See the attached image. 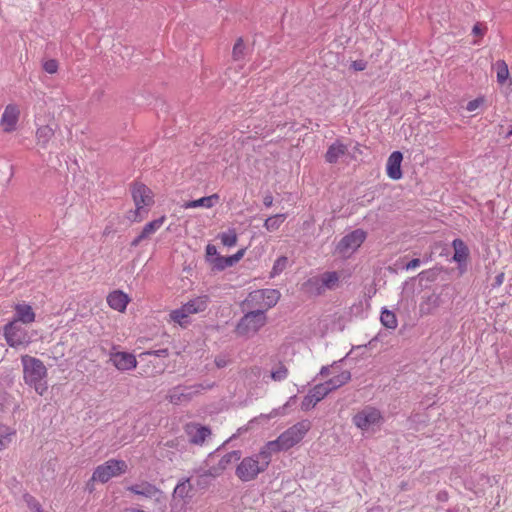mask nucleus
Listing matches in <instances>:
<instances>
[{
	"mask_svg": "<svg viewBox=\"0 0 512 512\" xmlns=\"http://www.w3.org/2000/svg\"><path fill=\"white\" fill-rule=\"evenodd\" d=\"M439 302H440V299H439V296L437 295H430L426 298V300L421 303L420 305V312L422 314H430L432 313V309L436 308L439 306Z\"/></svg>",
	"mask_w": 512,
	"mask_h": 512,
	"instance_id": "nucleus-35",
	"label": "nucleus"
},
{
	"mask_svg": "<svg viewBox=\"0 0 512 512\" xmlns=\"http://www.w3.org/2000/svg\"><path fill=\"white\" fill-rule=\"evenodd\" d=\"M484 103V97H478L476 99H473L469 101L466 105V110L469 112H473L476 109H478L481 105Z\"/></svg>",
	"mask_w": 512,
	"mask_h": 512,
	"instance_id": "nucleus-45",
	"label": "nucleus"
},
{
	"mask_svg": "<svg viewBox=\"0 0 512 512\" xmlns=\"http://www.w3.org/2000/svg\"><path fill=\"white\" fill-rule=\"evenodd\" d=\"M185 432L189 442L195 445H202L211 435L210 428L197 423H188L185 426Z\"/></svg>",
	"mask_w": 512,
	"mask_h": 512,
	"instance_id": "nucleus-15",
	"label": "nucleus"
},
{
	"mask_svg": "<svg viewBox=\"0 0 512 512\" xmlns=\"http://www.w3.org/2000/svg\"><path fill=\"white\" fill-rule=\"evenodd\" d=\"M244 255V250H239L234 255L224 257V256H216L213 259H210V264L212 268L217 271H222L228 267L236 264Z\"/></svg>",
	"mask_w": 512,
	"mask_h": 512,
	"instance_id": "nucleus-20",
	"label": "nucleus"
},
{
	"mask_svg": "<svg viewBox=\"0 0 512 512\" xmlns=\"http://www.w3.org/2000/svg\"><path fill=\"white\" fill-rule=\"evenodd\" d=\"M351 380V373L348 370H343L339 374L333 376L329 380L325 381L330 391H334Z\"/></svg>",
	"mask_w": 512,
	"mask_h": 512,
	"instance_id": "nucleus-27",
	"label": "nucleus"
},
{
	"mask_svg": "<svg viewBox=\"0 0 512 512\" xmlns=\"http://www.w3.org/2000/svg\"><path fill=\"white\" fill-rule=\"evenodd\" d=\"M219 199V196L217 194H213L210 196H205L197 200L187 201L183 203L182 208L184 209H190V208H198V207H204V208H211L215 205L217 200Z\"/></svg>",
	"mask_w": 512,
	"mask_h": 512,
	"instance_id": "nucleus-25",
	"label": "nucleus"
},
{
	"mask_svg": "<svg viewBox=\"0 0 512 512\" xmlns=\"http://www.w3.org/2000/svg\"><path fill=\"white\" fill-rule=\"evenodd\" d=\"M330 392V388H328L325 382L317 384L309 390V393L313 396L317 403L324 399Z\"/></svg>",
	"mask_w": 512,
	"mask_h": 512,
	"instance_id": "nucleus-36",
	"label": "nucleus"
},
{
	"mask_svg": "<svg viewBox=\"0 0 512 512\" xmlns=\"http://www.w3.org/2000/svg\"><path fill=\"white\" fill-rule=\"evenodd\" d=\"M403 155L400 151H394L390 154L386 164V172L389 178L399 180L402 178L401 163Z\"/></svg>",
	"mask_w": 512,
	"mask_h": 512,
	"instance_id": "nucleus-17",
	"label": "nucleus"
},
{
	"mask_svg": "<svg viewBox=\"0 0 512 512\" xmlns=\"http://www.w3.org/2000/svg\"><path fill=\"white\" fill-rule=\"evenodd\" d=\"M221 242L224 246L233 247L237 243V234L235 230H228L220 235Z\"/></svg>",
	"mask_w": 512,
	"mask_h": 512,
	"instance_id": "nucleus-41",
	"label": "nucleus"
},
{
	"mask_svg": "<svg viewBox=\"0 0 512 512\" xmlns=\"http://www.w3.org/2000/svg\"><path fill=\"white\" fill-rule=\"evenodd\" d=\"M339 278V274L336 271L325 272L319 277L308 279L306 286L317 294H321L325 289H335L338 286Z\"/></svg>",
	"mask_w": 512,
	"mask_h": 512,
	"instance_id": "nucleus-9",
	"label": "nucleus"
},
{
	"mask_svg": "<svg viewBox=\"0 0 512 512\" xmlns=\"http://www.w3.org/2000/svg\"><path fill=\"white\" fill-rule=\"evenodd\" d=\"M504 279H505V274L503 272L498 273L494 277L493 281L490 284L491 288L495 289V288L500 287L503 284Z\"/></svg>",
	"mask_w": 512,
	"mask_h": 512,
	"instance_id": "nucleus-47",
	"label": "nucleus"
},
{
	"mask_svg": "<svg viewBox=\"0 0 512 512\" xmlns=\"http://www.w3.org/2000/svg\"><path fill=\"white\" fill-rule=\"evenodd\" d=\"M21 363L25 383L34 388L39 395H43L48 389L47 368L44 363L40 359L29 355H23Z\"/></svg>",
	"mask_w": 512,
	"mask_h": 512,
	"instance_id": "nucleus-1",
	"label": "nucleus"
},
{
	"mask_svg": "<svg viewBox=\"0 0 512 512\" xmlns=\"http://www.w3.org/2000/svg\"><path fill=\"white\" fill-rule=\"evenodd\" d=\"M263 204L266 207H271L272 204H273V196L271 194L265 195L264 198H263Z\"/></svg>",
	"mask_w": 512,
	"mask_h": 512,
	"instance_id": "nucleus-53",
	"label": "nucleus"
},
{
	"mask_svg": "<svg viewBox=\"0 0 512 512\" xmlns=\"http://www.w3.org/2000/svg\"><path fill=\"white\" fill-rule=\"evenodd\" d=\"M190 314L191 312H188V308L182 305L180 308L171 311L170 318L179 325L184 326L188 323L187 318Z\"/></svg>",
	"mask_w": 512,
	"mask_h": 512,
	"instance_id": "nucleus-31",
	"label": "nucleus"
},
{
	"mask_svg": "<svg viewBox=\"0 0 512 512\" xmlns=\"http://www.w3.org/2000/svg\"><path fill=\"white\" fill-rule=\"evenodd\" d=\"M4 338L10 347L18 348L30 343V336L17 321H10L3 328Z\"/></svg>",
	"mask_w": 512,
	"mask_h": 512,
	"instance_id": "nucleus-8",
	"label": "nucleus"
},
{
	"mask_svg": "<svg viewBox=\"0 0 512 512\" xmlns=\"http://www.w3.org/2000/svg\"><path fill=\"white\" fill-rule=\"evenodd\" d=\"M146 355L156 356V357H167L169 355V351L167 348L158 349V350H149L145 352Z\"/></svg>",
	"mask_w": 512,
	"mask_h": 512,
	"instance_id": "nucleus-48",
	"label": "nucleus"
},
{
	"mask_svg": "<svg viewBox=\"0 0 512 512\" xmlns=\"http://www.w3.org/2000/svg\"><path fill=\"white\" fill-rule=\"evenodd\" d=\"M310 428V421L302 420L281 433L277 439L269 441L264 447L270 451L271 456L273 453L286 451L298 444Z\"/></svg>",
	"mask_w": 512,
	"mask_h": 512,
	"instance_id": "nucleus-2",
	"label": "nucleus"
},
{
	"mask_svg": "<svg viewBox=\"0 0 512 512\" xmlns=\"http://www.w3.org/2000/svg\"><path fill=\"white\" fill-rule=\"evenodd\" d=\"M206 256H207V260L209 262H210V259H213L214 257L219 256L217 253V248L212 244H208L206 246Z\"/></svg>",
	"mask_w": 512,
	"mask_h": 512,
	"instance_id": "nucleus-50",
	"label": "nucleus"
},
{
	"mask_svg": "<svg viewBox=\"0 0 512 512\" xmlns=\"http://www.w3.org/2000/svg\"><path fill=\"white\" fill-rule=\"evenodd\" d=\"M421 264V261L420 259L418 258H414L412 259L411 261H409L406 265H405V269L406 270H412V269H415L417 267H419Z\"/></svg>",
	"mask_w": 512,
	"mask_h": 512,
	"instance_id": "nucleus-52",
	"label": "nucleus"
},
{
	"mask_svg": "<svg viewBox=\"0 0 512 512\" xmlns=\"http://www.w3.org/2000/svg\"><path fill=\"white\" fill-rule=\"evenodd\" d=\"M245 305L248 307H258L257 310H263L264 312V297L262 295V289L255 290L249 293L245 300Z\"/></svg>",
	"mask_w": 512,
	"mask_h": 512,
	"instance_id": "nucleus-30",
	"label": "nucleus"
},
{
	"mask_svg": "<svg viewBox=\"0 0 512 512\" xmlns=\"http://www.w3.org/2000/svg\"><path fill=\"white\" fill-rule=\"evenodd\" d=\"M289 375V370L288 368L286 367L285 364H283L282 362H279L272 370H271V373H270V378L275 381V382H282L284 381L285 379H287Z\"/></svg>",
	"mask_w": 512,
	"mask_h": 512,
	"instance_id": "nucleus-33",
	"label": "nucleus"
},
{
	"mask_svg": "<svg viewBox=\"0 0 512 512\" xmlns=\"http://www.w3.org/2000/svg\"><path fill=\"white\" fill-rule=\"evenodd\" d=\"M131 192L136 208L134 211H130L128 218L131 221L139 222L148 212L146 207L154 203L153 193L149 187L142 183L134 184Z\"/></svg>",
	"mask_w": 512,
	"mask_h": 512,
	"instance_id": "nucleus-4",
	"label": "nucleus"
},
{
	"mask_svg": "<svg viewBox=\"0 0 512 512\" xmlns=\"http://www.w3.org/2000/svg\"><path fill=\"white\" fill-rule=\"evenodd\" d=\"M348 151L347 145L340 140L333 142L325 153V161L330 164L337 163L340 157L344 156Z\"/></svg>",
	"mask_w": 512,
	"mask_h": 512,
	"instance_id": "nucleus-21",
	"label": "nucleus"
},
{
	"mask_svg": "<svg viewBox=\"0 0 512 512\" xmlns=\"http://www.w3.org/2000/svg\"><path fill=\"white\" fill-rule=\"evenodd\" d=\"M288 264L289 260L286 256H280L277 258L270 272V278L280 275L288 267Z\"/></svg>",
	"mask_w": 512,
	"mask_h": 512,
	"instance_id": "nucleus-38",
	"label": "nucleus"
},
{
	"mask_svg": "<svg viewBox=\"0 0 512 512\" xmlns=\"http://www.w3.org/2000/svg\"><path fill=\"white\" fill-rule=\"evenodd\" d=\"M271 462L270 451L263 447L256 455L245 457L236 467L237 477L248 482L254 480L260 473L264 472Z\"/></svg>",
	"mask_w": 512,
	"mask_h": 512,
	"instance_id": "nucleus-3",
	"label": "nucleus"
},
{
	"mask_svg": "<svg viewBox=\"0 0 512 512\" xmlns=\"http://www.w3.org/2000/svg\"><path fill=\"white\" fill-rule=\"evenodd\" d=\"M107 303L112 309L123 312L129 303V298L124 292L115 290L107 296Z\"/></svg>",
	"mask_w": 512,
	"mask_h": 512,
	"instance_id": "nucleus-22",
	"label": "nucleus"
},
{
	"mask_svg": "<svg viewBox=\"0 0 512 512\" xmlns=\"http://www.w3.org/2000/svg\"><path fill=\"white\" fill-rule=\"evenodd\" d=\"M15 432L8 426L0 423V450L8 446Z\"/></svg>",
	"mask_w": 512,
	"mask_h": 512,
	"instance_id": "nucleus-37",
	"label": "nucleus"
},
{
	"mask_svg": "<svg viewBox=\"0 0 512 512\" xmlns=\"http://www.w3.org/2000/svg\"><path fill=\"white\" fill-rule=\"evenodd\" d=\"M20 111L15 104H9L5 107L1 117V126L5 132L14 131L19 119Z\"/></svg>",
	"mask_w": 512,
	"mask_h": 512,
	"instance_id": "nucleus-16",
	"label": "nucleus"
},
{
	"mask_svg": "<svg viewBox=\"0 0 512 512\" xmlns=\"http://www.w3.org/2000/svg\"><path fill=\"white\" fill-rule=\"evenodd\" d=\"M215 386L214 382L199 383L192 386H176L169 390L167 399L170 403L178 405L190 401L195 395Z\"/></svg>",
	"mask_w": 512,
	"mask_h": 512,
	"instance_id": "nucleus-5",
	"label": "nucleus"
},
{
	"mask_svg": "<svg viewBox=\"0 0 512 512\" xmlns=\"http://www.w3.org/2000/svg\"><path fill=\"white\" fill-rule=\"evenodd\" d=\"M262 295L264 297V310L274 307L281 297V293L277 289H262Z\"/></svg>",
	"mask_w": 512,
	"mask_h": 512,
	"instance_id": "nucleus-29",
	"label": "nucleus"
},
{
	"mask_svg": "<svg viewBox=\"0 0 512 512\" xmlns=\"http://www.w3.org/2000/svg\"><path fill=\"white\" fill-rule=\"evenodd\" d=\"M329 373H330V367H329V366H323V367L321 368V370H320V373H319V374H320L321 376H327V375H329Z\"/></svg>",
	"mask_w": 512,
	"mask_h": 512,
	"instance_id": "nucleus-54",
	"label": "nucleus"
},
{
	"mask_svg": "<svg viewBox=\"0 0 512 512\" xmlns=\"http://www.w3.org/2000/svg\"><path fill=\"white\" fill-rule=\"evenodd\" d=\"M366 239V232L356 229L344 236L337 245L339 253L346 255L356 251Z\"/></svg>",
	"mask_w": 512,
	"mask_h": 512,
	"instance_id": "nucleus-11",
	"label": "nucleus"
},
{
	"mask_svg": "<svg viewBox=\"0 0 512 512\" xmlns=\"http://www.w3.org/2000/svg\"><path fill=\"white\" fill-rule=\"evenodd\" d=\"M350 67L355 71H363L367 67V62L364 60H356L351 63Z\"/></svg>",
	"mask_w": 512,
	"mask_h": 512,
	"instance_id": "nucleus-49",
	"label": "nucleus"
},
{
	"mask_svg": "<svg viewBox=\"0 0 512 512\" xmlns=\"http://www.w3.org/2000/svg\"><path fill=\"white\" fill-rule=\"evenodd\" d=\"M380 321L388 329H395L398 325L396 315L388 309L382 310Z\"/></svg>",
	"mask_w": 512,
	"mask_h": 512,
	"instance_id": "nucleus-34",
	"label": "nucleus"
},
{
	"mask_svg": "<svg viewBox=\"0 0 512 512\" xmlns=\"http://www.w3.org/2000/svg\"><path fill=\"white\" fill-rule=\"evenodd\" d=\"M109 360L119 371H130L137 367L135 355L129 352H111Z\"/></svg>",
	"mask_w": 512,
	"mask_h": 512,
	"instance_id": "nucleus-14",
	"label": "nucleus"
},
{
	"mask_svg": "<svg viewBox=\"0 0 512 512\" xmlns=\"http://www.w3.org/2000/svg\"><path fill=\"white\" fill-rule=\"evenodd\" d=\"M126 490L134 495L156 501H159L163 495V491L159 487L145 480L128 486Z\"/></svg>",
	"mask_w": 512,
	"mask_h": 512,
	"instance_id": "nucleus-12",
	"label": "nucleus"
},
{
	"mask_svg": "<svg viewBox=\"0 0 512 512\" xmlns=\"http://www.w3.org/2000/svg\"><path fill=\"white\" fill-rule=\"evenodd\" d=\"M214 362L218 368H224L229 364V360L224 355L216 356Z\"/></svg>",
	"mask_w": 512,
	"mask_h": 512,
	"instance_id": "nucleus-51",
	"label": "nucleus"
},
{
	"mask_svg": "<svg viewBox=\"0 0 512 512\" xmlns=\"http://www.w3.org/2000/svg\"><path fill=\"white\" fill-rule=\"evenodd\" d=\"M316 404V400H314L313 396L308 392V394L303 398L301 402V409L303 411H308L315 407Z\"/></svg>",
	"mask_w": 512,
	"mask_h": 512,
	"instance_id": "nucleus-43",
	"label": "nucleus"
},
{
	"mask_svg": "<svg viewBox=\"0 0 512 512\" xmlns=\"http://www.w3.org/2000/svg\"><path fill=\"white\" fill-rule=\"evenodd\" d=\"M58 128V125L54 122H51L47 125H41L36 130V141L37 145L43 149L48 147L49 142L55 135V131Z\"/></svg>",
	"mask_w": 512,
	"mask_h": 512,
	"instance_id": "nucleus-19",
	"label": "nucleus"
},
{
	"mask_svg": "<svg viewBox=\"0 0 512 512\" xmlns=\"http://www.w3.org/2000/svg\"><path fill=\"white\" fill-rule=\"evenodd\" d=\"M43 69L49 74H54L58 70V62L55 59H49L44 62Z\"/></svg>",
	"mask_w": 512,
	"mask_h": 512,
	"instance_id": "nucleus-44",
	"label": "nucleus"
},
{
	"mask_svg": "<svg viewBox=\"0 0 512 512\" xmlns=\"http://www.w3.org/2000/svg\"><path fill=\"white\" fill-rule=\"evenodd\" d=\"M166 220L165 216H161L158 219H155L149 223H147L140 234L133 239L131 242L132 247H137L143 240L148 239L151 235H153L157 230L161 228Z\"/></svg>",
	"mask_w": 512,
	"mask_h": 512,
	"instance_id": "nucleus-18",
	"label": "nucleus"
},
{
	"mask_svg": "<svg viewBox=\"0 0 512 512\" xmlns=\"http://www.w3.org/2000/svg\"><path fill=\"white\" fill-rule=\"evenodd\" d=\"M173 499L190 500L193 497V486L190 478H182L173 490Z\"/></svg>",
	"mask_w": 512,
	"mask_h": 512,
	"instance_id": "nucleus-23",
	"label": "nucleus"
},
{
	"mask_svg": "<svg viewBox=\"0 0 512 512\" xmlns=\"http://www.w3.org/2000/svg\"><path fill=\"white\" fill-rule=\"evenodd\" d=\"M127 468L124 460L109 459L95 468L91 481L106 483L111 478L124 474Z\"/></svg>",
	"mask_w": 512,
	"mask_h": 512,
	"instance_id": "nucleus-6",
	"label": "nucleus"
},
{
	"mask_svg": "<svg viewBox=\"0 0 512 512\" xmlns=\"http://www.w3.org/2000/svg\"><path fill=\"white\" fill-rule=\"evenodd\" d=\"M454 248L453 260L461 263L468 257V248L461 239H454L452 242Z\"/></svg>",
	"mask_w": 512,
	"mask_h": 512,
	"instance_id": "nucleus-28",
	"label": "nucleus"
},
{
	"mask_svg": "<svg viewBox=\"0 0 512 512\" xmlns=\"http://www.w3.org/2000/svg\"><path fill=\"white\" fill-rule=\"evenodd\" d=\"M287 215L286 214H276L271 217H268L264 222V227L267 231L273 232L279 229L281 224L285 221Z\"/></svg>",
	"mask_w": 512,
	"mask_h": 512,
	"instance_id": "nucleus-32",
	"label": "nucleus"
},
{
	"mask_svg": "<svg viewBox=\"0 0 512 512\" xmlns=\"http://www.w3.org/2000/svg\"><path fill=\"white\" fill-rule=\"evenodd\" d=\"M208 304L209 297L207 295H202L188 301L184 305L186 308H188V312H191V314H196L206 310Z\"/></svg>",
	"mask_w": 512,
	"mask_h": 512,
	"instance_id": "nucleus-26",
	"label": "nucleus"
},
{
	"mask_svg": "<svg viewBox=\"0 0 512 512\" xmlns=\"http://www.w3.org/2000/svg\"><path fill=\"white\" fill-rule=\"evenodd\" d=\"M487 31V27L483 23H476L472 28V34L478 37H483Z\"/></svg>",
	"mask_w": 512,
	"mask_h": 512,
	"instance_id": "nucleus-46",
	"label": "nucleus"
},
{
	"mask_svg": "<svg viewBox=\"0 0 512 512\" xmlns=\"http://www.w3.org/2000/svg\"><path fill=\"white\" fill-rule=\"evenodd\" d=\"M496 67H497V81H498V83L503 84L506 82V80L509 77L508 65L506 64V62L504 60H498L496 62Z\"/></svg>",
	"mask_w": 512,
	"mask_h": 512,
	"instance_id": "nucleus-39",
	"label": "nucleus"
},
{
	"mask_svg": "<svg viewBox=\"0 0 512 512\" xmlns=\"http://www.w3.org/2000/svg\"><path fill=\"white\" fill-rule=\"evenodd\" d=\"M266 323L263 310H254L246 313L240 320L237 329L241 333L257 332Z\"/></svg>",
	"mask_w": 512,
	"mask_h": 512,
	"instance_id": "nucleus-10",
	"label": "nucleus"
},
{
	"mask_svg": "<svg viewBox=\"0 0 512 512\" xmlns=\"http://www.w3.org/2000/svg\"><path fill=\"white\" fill-rule=\"evenodd\" d=\"M216 456H217V451L211 453L208 457V462H210V463L213 462Z\"/></svg>",
	"mask_w": 512,
	"mask_h": 512,
	"instance_id": "nucleus-55",
	"label": "nucleus"
},
{
	"mask_svg": "<svg viewBox=\"0 0 512 512\" xmlns=\"http://www.w3.org/2000/svg\"><path fill=\"white\" fill-rule=\"evenodd\" d=\"M508 418H509V422L512 423V415H510Z\"/></svg>",
	"mask_w": 512,
	"mask_h": 512,
	"instance_id": "nucleus-57",
	"label": "nucleus"
},
{
	"mask_svg": "<svg viewBox=\"0 0 512 512\" xmlns=\"http://www.w3.org/2000/svg\"><path fill=\"white\" fill-rule=\"evenodd\" d=\"M241 458V452L234 450L224 454L218 461L217 465H211L206 475L217 477L220 476L229 466L237 462Z\"/></svg>",
	"mask_w": 512,
	"mask_h": 512,
	"instance_id": "nucleus-13",
	"label": "nucleus"
},
{
	"mask_svg": "<svg viewBox=\"0 0 512 512\" xmlns=\"http://www.w3.org/2000/svg\"><path fill=\"white\" fill-rule=\"evenodd\" d=\"M383 421L380 410L372 406H365L352 418L353 424L362 431L374 430L380 427Z\"/></svg>",
	"mask_w": 512,
	"mask_h": 512,
	"instance_id": "nucleus-7",
	"label": "nucleus"
},
{
	"mask_svg": "<svg viewBox=\"0 0 512 512\" xmlns=\"http://www.w3.org/2000/svg\"><path fill=\"white\" fill-rule=\"evenodd\" d=\"M35 320V313L32 307L26 303L17 304L15 306V316L12 321L17 323L30 324Z\"/></svg>",
	"mask_w": 512,
	"mask_h": 512,
	"instance_id": "nucleus-24",
	"label": "nucleus"
},
{
	"mask_svg": "<svg viewBox=\"0 0 512 512\" xmlns=\"http://www.w3.org/2000/svg\"><path fill=\"white\" fill-rule=\"evenodd\" d=\"M23 499L31 512H44L39 501L30 494H25Z\"/></svg>",
	"mask_w": 512,
	"mask_h": 512,
	"instance_id": "nucleus-42",
	"label": "nucleus"
},
{
	"mask_svg": "<svg viewBox=\"0 0 512 512\" xmlns=\"http://www.w3.org/2000/svg\"><path fill=\"white\" fill-rule=\"evenodd\" d=\"M122 512H143V511L140 509H136V508H126Z\"/></svg>",
	"mask_w": 512,
	"mask_h": 512,
	"instance_id": "nucleus-56",
	"label": "nucleus"
},
{
	"mask_svg": "<svg viewBox=\"0 0 512 512\" xmlns=\"http://www.w3.org/2000/svg\"><path fill=\"white\" fill-rule=\"evenodd\" d=\"M245 45L242 38H238L232 50V57L235 61L243 60L245 57Z\"/></svg>",
	"mask_w": 512,
	"mask_h": 512,
	"instance_id": "nucleus-40",
	"label": "nucleus"
}]
</instances>
